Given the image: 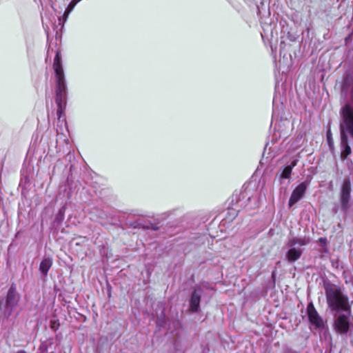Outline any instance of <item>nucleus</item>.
<instances>
[{"mask_svg":"<svg viewBox=\"0 0 353 353\" xmlns=\"http://www.w3.org/2000/svg\"><path fill=\"white\" fill-rule=\"evenodd\" d=\"M17 353H25V352H22V351H20V352H17Z\"/></svg>","mask_w":353,"mask_h":353,"instance_id":"nucleus-18","label":"nucleus"},{"mask_svg":"<svg viewBox=\"0 0 353 353\" xmlns=\"http://www.w3.org/2000/svg\"><path fill=\"white\" fill-rule=\"evenodd\" d=\"M326 297L329 307L335 312L350 310V304L347 296L336 287L326 288Z\"/></svg>","mask_w":353,"mask_h":353,"instance_id":"nucleus-3","label":"nucleus"},{"mask_svg":"<svg viewBox=\"0 0 353 353\" xmlns=\"http://www.w3.org/2000/svg\"><path fill=\"white\" fill-rule=\"evenodd\" d=\"M345 312L346 314L339 315L334 322L335 330L341 334H346L350 325V310Z\"/></svg>","mask_w":353,"mask_h":353,"instance_id":"nucleus-4","label":"nucleus"},{"mask_svg":"<svg viewBox=\"0 0 353 353\" xmlns=\"http://www.w3.org/2000/svg\"><path fill=\"white\" fill-rule=\"evenodd\" d=\"M341 114V145L343 148L341 155L342 159H345L351 153V148L347 143V133L353 138V108L350 104H346L342 108Z\"/></svg>","mask_w":353,"mask_h":353,"instance_id":"nucleus-2","label":"nucleus"},{"mask_svg":"<svg viewBox=\"0 0 353 353\" xmlns=\"http://www.w3.org/2000/svg\"><path fill=\"white\" fill-rule=\"evenodd\" d=\"M200 299L201 294L195 290L191 296L190 301V309L192 312H197L199 310Z\"/></svg>","mask_w":353,"mask_h":353,"instance_id":"nucleus-10","label":"nucleus"},{"mask_svg":"<svg viewBox=\"0 0 353 353\" xmlns=\"http://www.w3.org/2000/svg\"><path fill=\"white\" fill-rule=\"evenodd\" d=\"M347 81H348V80H347V79H346V80H345V83H344V84H343V87H342V90H343V92H345V87H346V85H347Z\"/></svg>","mask_w":353,"mask_h":353,"instance_id":"nucleus-15","label":"nucleus"},{"mask_svg":"<svg viewBox=\"0 0 353 353\" xmlns=\"http://www.w3.org/2000/svg\"><path fill=\"white\" fill-rule=\"evenodd\" d=\"M52 265V261L50 258H45L41 262L39 270L43 275H47L48 270Z\"/></svg>","mask_w":353,"mask_h":353,"instance_id":"nucleus-12","label":"nucleus"},{"mask_svg":"<svg viewBox=\"0 0 353 353\" xmlns=\"http://www.w3.org/2000/svg\"><path fill=\"white\" fill-rule=\"evenodd\" d=\"M289 249L286 252L285 256L290 263H293L300 259L303 250L299 248H296L292 245H288Z\"/></svg>","mask_w":353,"mask_h":353,"instance_id":"nucleus-9","label":"nucleus"},{"mask_svg":"<svg viewBox=\"0 0 353 353\" xmlns=\"http://www.w3.org/2000/svg\"><path fill=\"white\" fill-rule=\"evenodd\" d=\"M309 321L312 325L316 328H321L324 325L322 318L319 316L312 303L308 304L307 307Z\"/></svg>","mask_w":353,"mask_h":353,"instance_id":"nucleus-6","label":"nucleus"},{"mask_svg":"<svg viewBox=\"0 0 353 353\" xmlns=\"http://www.w3.org/2000/svg\"><path fill=\"white\" fill-rule=\"evenodd\" d=\"M319 241H320V242H322L323 243H325V242H326V239H324V238H320V239H319Z\"/></svg>","mask_w":353,"mask_h":353,"instance_id":"nucleus-16","label":"nucleus"},{"mask_svg":"<svg viewBox=\"0 0 353 353\" xmlns=\"http://www.w3.org/2000/svg\"><path fill=\"white\" fill-rule=\"evenodd\" d=\"M351 184L349 179H345L342 185L341 201L343 208H346L350 197Z\"/></svg>","mask_w":353,"mask_h":353,"instance_id":"nucleus-8","label":"nucleus"},{"mask_svg":"<svg viewBox=\"0 0 353 353\" xmlns=\"http://www.w3.org/2000/svg\"><path fill=\"white\" fill-rule=\"evenodd\" d=\"M327 140H328V141L330 142V141L331 137H330V134H329V132L327 133Z\"/></svg>","mask_w":353,"mask_h":353,"instance_id":"nucleus-17","label":"nucleus"},{"mask_svg":"<svg viewBox=\"0 0 353 353\" xmlns=\"http://www.w3.org/2000/svg\"><path fill=\"white\" fill-rule=\"evenodd\" d=\"M310 243V239L307 238H296L293 237L289 239L288 245H292L295 247L296 245L299 246H304Z\"/></svg>","mask_w":353,"mask_h":353,"instance_id":"nucleus-11","label":"nucleus"},{"mask_svg":"<svg viewBox=\"0 0 353 353\" xmlns=\"http://www.w3.org/2000/svg\"><path fill=\"white\" fill-rule=\"evenodd\" d=\"M308 183L304 181L300 183L292 192L289 200V207H292L298 202L305 194Z\"/></svg>","mask_w":353,"mask_h":353,"instance_id":"nucleus-7","label":"nucleus"},{"mask_svg":"<svg viewBox=\"0 0 353 353\" xmlns=\"http://www.w3.org/2000/svg\"><path fill=\"white\" fill-rule=\"evenodd\" d=\"M19 301V295L16 292L14 288L8 290L6 301V314L10 316Z\"/></svg>","mask_w":353,"mask_h":353,"instance_id":"nucleus-5","label":"nucleus"},{"mask_svg":"<svg viewBox=\"0 0 353 353\" xmlns=\"http://www.w3.org/2000/svg\"><path fill=\"white\" fill-rule=\"evenodd\" d=\"M78 1L77 0H72L67 7V8L65 10V12L63 14V17L64 18V21H66L70 13L72 11L75 6L77 4Z\"/></svg>","mask_w":353,"mask_h":353,"instance_id":"nucleus-14","label":"nucleus"},{"mask_svg":"<svg viewBox=\"0 0 353 353\" xmlns=\"http://www.w3.org/2000/svg\"><path fill=\"white\" fill-rule=\"evenodd\" d=\"M53 69L54 71V79L56 85V103L58 108L57 110V114L58 116V119L60 120L66 104L68 89L64 71L61 63V59L59 52L56 53V56L54 59Z\"/></svg>","mask_w":353,"mask_h":353,"instance_id":"nucleus-1","label":"nucleus"},{"mask_svg":"<svg viewBox=\"0 0 353 353\" xmlns=\"http://www.w3.org/2000/svg\"><path fill=\"white\" fill-rule=\"evenodd\" d=\"M298 162V159H296L293 160L290 165H288L285 166L283 168L281 176L283 179H288L291 176L292 168L296 165Z\"/></svg>","mask_w":353,"mask_h":353,"instance_id":"nucleus-13","label":"nucleus"}]
</instances>
